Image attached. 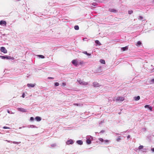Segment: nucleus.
Wrapping results in <instances>:
<instances>
[{
    "mask_svg": "<svg viewBox=\"0 0 154 154\" xmlns=\"http://www.w3.org/2000/svg\"><path fill=\"white\" fill-rule=\"evenodd\" d=\"M78 82L79 83L82 85H86L88 84V82H85L82 80H81L80 79H79L77 80Z\"/></svg>",
    "mask_w": 154,
    "mask_h": 154,
    "instance_id": "f257e3e1",
    "label": "nucleus"
},
{
    "mask_svg": "<svg viewBox=\"0 0 154 154\" xmlns=\"http://www.w3.org/2000/svg\"><path fill=\"white\" fill-rule=\"evenodd\" d=\"M124 98L123 97H118L116 99V101H122L124 100Z\"/></svg>",
    "mask_w": 154,
    "mask_h": 154,
    "instance_id": "f03ea898",
    "label": "nucleus"
},
{
    "mask_svg": "<svg viewBox=\"0 0 154 154\" xmlns=\"http://www.w3.org/2000/svg\"><path fill=\"white\" fill-rule=\"evenodd\" d=\"M72 63L75 66H77L78 65V61L76 60H73L72 61Z\"/></svg>",
    "mask_w": 154,
    "mask_h": 154,
    "instance_id": "7ed1b4c3",
    "label": "nucleus"
},
{
    "mask_svg": "<svg viewBox=\"0 0 154 154\" xmlns=\"http://www.w3.org/2000/svg\"><path fill=\"white\" fill-rule=\"evenodd\" d=\"M0 57L2 58V59H10L11 58V57L8 56H0Z\"/></svg>",
    "mask_w": 154,
    "mask_h": 154,
    "instance_id": "20e7f679",
    "label": "nucleus"
},
{
    "mask_svg": "<svg viewBox=\"0 0 154 154\" xmlns=\"http://www.w3.org/2000/svg\"><path fill=\"white\" fill-rule=\"evenodd\" d=\"M1 51L4 53H6L7 51L4 47H1L0 48Z\"/></svg>",
    "mask_w": 154,
    "mask_h": 154,
    "instance_id": "39448f33",
    "label": "nucleus"
},
{
    "mask_svg": "<svg viewBox=\"0 0 154 154\" xmlns=\"http://www.w3.org/2000/svg\"><path fill=\"white\" fill-rule=\"evenodd\" d=\"M74 143L72 139H70L67 141L66 142V143L67 145L72 144Z\"/></svg>",
    "mask_w": 154,
    "mask_h": 154,
    "instance_id": "423d86ee",
    "label": "nucleus"
},
{
    "mask_svg": "<svg viewBox=\"0 0 154 154\" xmlns=\"http://www.w3.org/2000/svg\"><path fill=\"white\" fill-rule=\"evenodd\" d=\"M0 25H4L5 26H6V22L5 21L1 20L0 21Z\"/></svg>",
    "mask_w": 154,
    "mask_h": 154,
    "instance_id": "0eeeda50",
    "label": "nucleus"
},
{
    "mask_svg": "<svg viewBox=\"0 0 154 154\" xmlns=\"http://www.w3.org/2000/svg\"><path fill=\"white\" fill-rule=\"evenodd\" d=\"M85 63V62L82 61H81L80 60L78 61V65H82Z\"/></svg>",
    "mask_w": 154,
    "mask_h": 154,
    "instance_id": "6e6552de",
    "label": "nucleus"
},
{
    "mask_svg": "<svg viewBox=\"0 0 154 154\" xmlns=\"http://www.w3.org/2000/svg\"><path fill=\"white\" fill-rule=\"evenodd\" d=\"M18 110L19 111L23 112H26V109L22 108H18Z\"/></svg>",
    "mask_w": 154,
    "mask_h": 154,
    "instance_id": "1a4fd4ad",
    "label": "nucleus"
},
{
    "mask_svg": "<svg viewBox=\"0 0 154 154\" xmlns=\"http://www.w3.org/2000/svg\"><path fill=\"white\" fill-rule=\"evenodd\" d=\"M27 86L28 87H34L35 86V85L33 84H28Z\"/></svg>",
    "mask_w": 154,
    "mask_h": 154,
    "instance_id": "9d476101",
    "label": "nucleus"
},
{
    "mask_svg": "<svg viewBox=\"0 0 154 154\" xmlns=\"http://www.w3.org/2000/svg\"><path fill=\"white\" fill-rule=\"evenodd\" d=\"M109 11L114 13H116L117 12V11L114 9H109Z\"/></svg>",
    "mask_w": 154,
    "mask_h": 154,
    "instance_id": "9b49d317",
    "label": "nucleus"
},
{
    "mask_svg": "<svg viewBox=\"0 0 154 154\" xmlns=\"http://www.w3.org/2000/svg\"><path fill=\"white\" fill-rule=\"evenodd\" d=\"M77 143L79 145H82L83 144V142L81 140H79L77 141Z\"/></svg>",
    "mask_w": 154,
    "mask_h": 154,
    "instance_id": "f8f14e48",
    "label": "nucleus"
},
{
    "mask_svg": "<svg viewBox=\"0 0 154 154\" xmlns=\"http://www.w3.org/2000/svg\"><path fill=\"white\" fill-rule=\"evenodd\" d=\"M134 100L136 101H137L140 100V97L139 96H137V97H134Z\"/></svg>",
    "mask_w": 154,
    "mask_h": 154,
    "instance_id": "ddd939ff",
    "label": "nucleus"
},
{
    "mask_svg": "<svg viewBox=\"0 0 154 154\" xmlns=\"http://www.w3.org/2000/svg\"><path fill=\"white\" fill-rule=\"evenodd\" d=\"M35 119L38 121H39L41 120V118L40 117L37 116L35 117Z\"/></svg>",
    "mask_w": 154,
    "mask_h": 154,
    "instance_id": "4468645a",
    "label": "nucleus"
},
{
    "mask_svg": "<svg viewBox=\"0 0 154 154\" xmlns=\"http://www.w3.org/2000/svg\"><path fill=\"white\" fill-rule=\"evenodd\" d=\"M128 49V47L127 46H126L122 48H121V49L123 51H125L127 50Z\"/></svg>",
    "mask_w": 154,
    "mask_h": 154,
    "instance_id": "2eb2a0df",
    "label": "nucleus"
},
{
    "mask_svg": "<svg viewBox=\"0 0 154 154\" xmlns=\"http://www.w3.org/2000/svg\"><path fill=\"white\" fill-rule=\"evenodd\" d=\"M93 85L95 87H97L99 86V84L98 83L95 82L94 83Z\"/></svg>",
    "mask_w": 154,
    "mask_h": 154,
    "instance_id": "dca6fc26",
    "label": "nucleus"
},
{
    "mask_svg": "<svg viewBox=\"0 0 154 154\" xmlns=\"http://www.w3.org/2000/svg\"><path fill=\"white\" fill-rule=\"evenodd\" d=\"M100 62L102 64H105V60L102 59H101L100 60Z\"/></svg>",
    "mask_w": 154,
    "mask_h": 154,
    "instance_id": "f3484780",
    "label": "nucleus"
},
{
    "mask_svg": "<svg viewBox=\"0 0 154 154\" xmlns=\"http://www.w3.org/2000/svg\"><path fill=\"white\" fill-rule=\"evenodd\" d=\"M141 42L139 41L137 42L136 45L137 46H139L141 45Z\"/></svg>",
    "mask_w": 154,
    "mask_h": 154,
    "instance_id": "a211bd4d",
    "label": "nucleus"
},
{
    "mask_svg": "<svg viewBox=\"0 0 154 154\" xmlns=\"http://www.w3.org/2000/svg\"><path fill=\"white\" fill-rule=\"evenodd\" d=\"M95 43L99 45H101V44L98 40H97L95 41Z\"/></svg>",
    "mask_w": 154,
    "mask_h": 154,
    "instance_id": "6ab92c4d",
    "label": "nucleus"
},
{
    "mask_svg": "<svg viewBox=\"0 0 154 154\" xmlns=\"http://www.w3.org/2000/svg\"><path fill=\"white\" fill-rule=\"evenodd\" d=\"M82 52L83 54H86L88 56H90L91 55V54H90L88 53L87 51H84V52Z\"/></svg>",
    "mask_w": 154,
    "mask_h": 154,
    "instance_id": "aec40b11",
    "label": "nucleus"
},
{
    "mask_svg": "<svg viewBox=\"0 0 154 154\" xmlns=\"http://www.w3.org/2000/svg\"><path fill=\"white\" fill-rule=\"evenodd\" d=\"M87 143L88 144H90L91 143V140L89 139H87L86 141Z\"/></svg>",
    "mask_w": 154,
    "mask_h": 154,
    "instance_id": "412c9836",
    "label": "nucleus"
},
{
    "mask_svg": "<svg viewBox=\"0 0 154 154\" xmlns=\"http://www.w3.org/2000/svg\"><path fill=\"white\" fill-rule=\"evenodd\" d=\"M74 29L76 30H78L79 29V26L77 25L75 26H74Z\"/></svg>",
    "mask_w": 154,
    "mask_h": 154,
    "instance_id": "4be33fe9",
    "label": "nucleus"
},
{
    "mask_svg": "<svg viewBox=\"0 0 154 154\" xmlns=\"http://www.w3.org/2000/svg\"><path fill=\"white\" fill-rule=\"evenodd\" d=\"M143 148V146L142 145H140V146H139V147H138V149H142Z\"/></svg>",
    "mask_w": 154,
    "mask_h": 154,
    "instance_id": "5701e85b",
    "label": "nucleus"
},
{
    "mask_svg": "<svg viewBox=\"0 0 154 154\" xmlns=\"http://www.w3.org/2000/svg\"><path fill=\"white\" fill-rule=\"evenodd\" d=\"M133 13V11L132 10H130L128 11V13L129 14H131Z\"/></svg>",
    "mask_w": 154,
    "mask_h": 154,
    "instance_id": "b1692460",
    "label": "nucleus"
},
{
    "mask_svg": "<svg viewBox=\"0 0 154 154\" xmlns=\"http://www.w3.org/2000/svg\"><path fill=\"white\" fill-rule=\"evenodd\" d=\"M154 83V79H152L150 81V84H152Z\"/></svg>",
    "mask_w": 154,
    "mask_h": 154,
    "instance_id": "393cba45",
    "label": "nucleus"
},
{
    "mask_svg": "<svg viewBox=\"0 0 154 154\" xmlns=\"http://www.w3.org/2000/svg\"><path fill=\"white\" fill-rule=\"evenodd\" d=\"M38 56L40 57V58H45V57L43 56V55H38Z\"/></svg>",
    "mask_w": 154,
    "mask_h": 154,
    "instance_id": "a878e982",
    "label": "nucleus"
},
{
    "mask_svg": "<svg viewBox=\"0 0 154 154\" xmlns=\"http://www.w3.org/2000/svg\"><path fill=\"white\" fill-rule=\"evenodd\" d=\"M55 86H57L59 85V83L58 82H55L54 83Z\"/></svg>",
    "mask_w": 154,
    "mask_h": 154,
    "instance_id": "bb28decb",
    "label": "nucleus"
},
{
    "mask_svg": "<svg viewBox=\"0 0 154 154\" xmlns=\"http://www.w3.org/2000/svg\"><path fill=\"white\" fill-rule=\"evenodd\" d=\"M13 143L14 144H19L20 143V142H17L15 141H14Z\"/></svg>",
    "mask_w": 154,
    "mask_h": 154,
    "instance_id": "cd10ccee",
    "label": "nucleus"
},
{
    "mask_svg": "<svg viewBox=\"0 0 154 154\" xmlns=\"http://www.w3.org/2000/svg\"><path fill=\"white\" fill-rule=\"evenodd\" d=\"M139 19H141V20H142L143 19V17H142V16H140L139 17Z\"/></svg>",
    "mask_w": 154,
    "mask_h": 154,
    "instance_id": "c85d7f7f",
    "label": "nucleus"
},
{
    "mask_svg": "<svg viewBox=\"0 0 154 154\" xmlns=\"http://www.w3.org/2000/svg\"><path fill=\"white\" fill-rule=\"evenodd\" d=\"M148 108H149V109L150 110H152V106H149Z\"/></svg>",
    "mask_w": 154,
    "mask_h": 154,
    "instance_id": "c756f323",
    "label": "nucleus"
},
{
    "mask_svg": "<svg viewBox=\"0 0 154 154\" xmlns=\"http://www.w3.org/2000/svg\"><path fill=\"white\" fill-rule=\"evenodd\" d=\"M99 140L101 142H103V139L102 138H99Z\"/></svg>",
    "mask_w": 154,
    "mask_h": 154,
    "instance_id": "7c9ffc66",
    "label": "nucleus"
},
{
    "mask_svg": "<svg viewBox=\"0 0 154 154\" xmlns=\"http://www.w3.org/2000/svg\"><path fill=\"white\" fill-rule=\"evenodd\" d=\"M66 85V84L65 83L63 82L62 83V85L63 86H65Z\"/></svg>",
    "mask_w": 154,
    "mask_h": 154,
    "instance_id": "2f4dec72",
    "label": "nucleus"
},
{
    "mask_svg": "<svg viewBox=\"0 0 154 154\" xmlns=\"http://www.w3.org/2000/svg\"><path fill=\"white\" fill-rule=\"evenodd\" d=\"M34 118L32 117H31L30 118V120H31V121H33L34 120Z\"/></svg>",
    "mask_w": 154,
    "mask_h": 154,
    "instance_id": "473e14b6",
    "label": "nucleus"
},
{
    "mask_svg": "<svg viewBox=\"0 0 154 154\" xmlns=\"http://www.w3.org/2000/svg\"><path fill=\"white\" fill-rule=\"evenodd\" d=\"M121 140V138L120 137H118L117 138V140L118 141H119V140Z\"/></svg>",
    "mask_w": 154,
    "mask_h": 154,
    "instance_id": "72a5a7b5",
    "label": "nucleus"
},
{
    "mask_svg": "<svg viewBox=\"0 0 154 154\" xmlns=\"http://www.w3.org/2000/svg\"><path fill=\"white\" fill-rule=\"evenodd\" d=\"M149 105H146L145 106V108H146L147 107H149Z\"/></svg>",
    "mask_w": 154,
    "mask_h": 154,
    "instance_id": "f704fd0d",
    "label": "nucleus"
},
{
    "mask_svg": "<svg viewBox=\"0 0 154 154\" xmlns=\"http://www.w3.org/2000/svg\"><path fill=\"white\" fill-rule=\"evenodd\" d=\"M22 97L23 98H24L25 97V94L23 93L22 95Z\"/></svg>",
    "mask_w": 154,
    "mask_h": 154,
    "instance_id": "c9c22d12",
    "label": "nucleus"
},
{
    "mask_svg": "<svg viewBox=\"0 0 154 154\" xmlns=\"http://www.w3.org/2000/svg\"><path fill=\"white\" fill-rule=\"evenodd\" d=\"M3 128L4 129H7V128H8L6 126H4L3 127Z\"/></svg>",
    "mask_w": 154,
    "mask_h": 154,
    "instance_id": "e433bc0d",
    "label": "nucleus"
},
{
    "mask_svg": "<svg viewBox=\"0 0 154 154\" xmlns=\"http://www.w3.org/2000/svg\"><path fill=\"white\" fill-rule=\"evenodd\" d=\"M48 79H53L54 78H52V77H48Z\"/></svg>",
    "mask_w": 154,
    "mask_h": 154,
    "instance_id": "4c0bfd02",
    "label": "nucleus"
},
{
    "mask_svg": "<svg viewBox=\"0 0 154 154\" xmlns=\"http://www.w3.org/2000/svg\"><path fill=\"white\" fill-rule=\"evenodd\" d=\"M151 150L152 151L154 152V148L151 149Z\"/></svg>",
    "mask_w": 154,
    "mask_h": 154,
    "instance_id": "58836bf2",
    "label": "nucleus"
},
{
    "mask_svg": "<svg viewBox=\"0 0 154 154\" xmlns=\"http://www.w3.org/2000/svg\"><path fill=\"white\" fill-rule=\"evenodd\" d=\"M7 112L9 113H10V112L9 110H7Z\"/></svg>",
    "mask_w": 154,
    "mask_h": 154,
    "instance_id": "ea45409f",
    "label": "nucleus"
},
{
    "mask_svg": "<svg viewBox=\"0 0 154 154\" xmlns=\"http://www.w3.org/2000/svg\"><path fill=\"white\" fill-rule=\"evenodd\" d=\"M130 135H128V136H127V138L128 139L130 138Z\"/></svg>",
    "mask_w": 154,
    "mask_h": 154,
    "instance_id": "a19ab883",
    "label": "nucleus"
},
{
    "mask_svg": "<svg viewBox=\"0 0 154 154\" xmlns=\"http://www.w3.org/2000/svg\"><path fill=\"white\" fill-rule=\"evenodd\" d=\"M74 104L75 105L78 106V104L76 103Z\"/></svg>",
    "mask_w": 154,
    "mask_h": 154,
    "instance_id": "79ce46f5",
    "label": "nucleus"
},
{
    "mask_svg": "<svg viewBox=\"0 0 154 154\" xmlns=\"http://www.w3.org/2000/svg\"><path fill=\"white\" fill-rule=\"evenodd\" d=\"M6 141H7L8 142H10V141H8V140H6Z\"/></svg>",
    "mask_w": 154,
    "mask_h": 154,
    "instance_id": "37998d69",
    "label": "nucleus"
}]
</instances>
